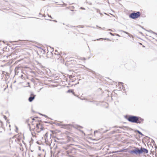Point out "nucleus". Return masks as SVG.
Masks as SVG:
<instances>
[{"label":"nucleus","mask_w":157,"mask_h":157,"mask_svg":"<svg viewBox=\"0 0 157 157\" xmlns=\"http://www.w3.org/2000/svg\"><path fill=\"white\" fill-rule=\"evenodd\" d=\"M141 150L142 151V153L144 152L146 153H147L148 152V151L146 149L143 147H141Z\"/></svg>","instance_id":"nucleus-7"},{"label":"nucleus","mask_w":157,"mask_h":157,"mask_svg":"<svg viewBox=\"0 0 157 157\" xmlns=\"http://www.w3.org/2000/svg\"><path fill=\"white\" fill-rule=\"evenodd\" d=\"M109 34L112 36H114V35L112 33L110 32Z\"/></svg>","instance_id":"nucleus-14"},{"label":"nucleus","mask_w":157,"mask_h":157,"mask_svg":"<svg viewBox=\"0 0 157 157\" xmlns=\"http://www.w3.org/2000/svg\"><path fill=\"white\" fill-rule=\"evenodd\" d=\"M116 35H117V36H120L119 35V34H116Z\"/></svg>","instance_id":"nucleus-25"},{"label":"nucleus","mask_w":157,"mask_h":157,"mask_svg":"<svg viewBox=\"0 0 157 157\" xmlns=\"http://www.w3.org/2000/svg\"><path fill=\"white\" fill-rule=\"evenodd\" d=\"M48 132H46L45 133V135L44 136V138L45 139V141L46 142H48Z\"/></svg>","instance_id":"nucleus-6"},{"label":"nucleus","mask_w":157,"mask_h":157,"mask_svg":"<svg viewBox=\"0 0 157 157\" xmlns=\"http://www.w3.org/2000/svg\"><path fill=\"white\" fill-rule=\"evenodd\" d=\"M101 39H102L101 38H100V39H97V40H101Z\"/></svg>","instance_id":"nucleus-20"},{"label":"nucleus","mask_w":157,"mask_h":157,"mask_svg":"<svg viewBox=\"0 0 157 157\" xmlns=\"http://www.w3.org/2000/svg\"><path fill=\"white\" fill-rule=\"evenodd\" d=\"M67 93H72L73 94L75 95L74 92H73V90H69L67 91Z\"/></svg>","instance_id":"nucleus-8"},{"label":"nucleus","mask_w":157,"mask_h":157,"mask_svg":"<svg viewBox=\"0 0 157 157\" xmlns=\"http://www.w3.org/2000/svg\"><path fill=\"white\" fill-rule=\"evenodd\" d=\"M121 31H122V32H123L127 34H129V33L126 31H123V30H121Z\"/></svg>","instance_id":"nucleus-11"},{"label":"nucleus","mask_w":157,"mask_h":157,"mask_svg":"<svg viewBox=\"0 0 157 157\" xmlns=\"http://www.w3.org/2000/svg\"><path fill=\"white\" fill-rule=\"evenodd\" d=\"M86 100H87V101H90V102H93V101H90L89 100H87V99H86Z\"/></svg>","instance_id":"nucleus-16"},{"label":"nucleus","mask_w":157,"mask_h":157,"mask_svg":"<svg viewBox=\"0 0 157 157\" xmlns=\"http://www.w3.org/2000/svg\"><path fill=\"white\" fill-rule=\"evenodd\" d=\"M136 132H137L138 133V134H139L141 135L142 136H144V135L140 132L138 130H137L136 131Z\"/></svg>","instance_id":"nucleus-9"},{"label":"nucleus","mask_w":157,"mask_h":157,"mask_svg":"<svg viewBox=\"0 0 157 157\" xmlns=\"http://www.w3.org/2000/svg\"><path fill=\"white\" fill-rule=\"evenodd\" d=\"M32 120H34V118H33L32 119Z\"/></svg>","instance_id":"nucleus-28"},{"label":"nucleus","mask_w":157,"mask_h":157,"mask_svg":"<svg viewBox=\"0 0 157 157\" xmlns=\"http://www.w3.org/2000/svg\"><path fill=\"white\" fill-rule=\"evenodd\" d=\"M4 118L6 120V116H4Z\"/></svg>","instance_id":"nucleus-15"},{"label":"nucleus","mask_w":157,"mask_h":157,"mask_svg":"<svg viewBox=\"0 0 157 157\" xmlns=\"http://www.w3.org/2000/svg\"><path fill=\"white\" fill-rule=\"evenodd\" d=\"M63 125L64 126H65L66 125L65 124H64Z\"/></svg>","instance_id":"nucleus-30"},{"label":"nucleus","mask_w":157,"mask_h":157,"mask_svg":"<svg viewBox=\"0 0 157 157\" xmlns=\"http://www.w3.org/2000/svg\"><path fill=\"white\" fill-rule=\"evenodd\" d=\"M79 127H80V128H82L81 126H79Z\"/></svg>","instance_id":"nucleus-29"},{"label":"nucleus","mask_w":157,"mask_h":157,"mask_svg":"<svg viewBox=\"0 0 157 157\" xmlns=\"http://www.w3.org/2000/svg\"><path fill=\"white\" fill-rule=\"evenodd\" d=\"M127 119L129 122L137 124L141 123L144 121L140 117L134 116H130Z\"/></svg>","instance_id":"nucleus-1"},{"label":"nucleus","mask_w":157,"mask_h":157,"mask_svg":"<svg viewBox=\"0 0 157 157\" xmlns=\"http://www.w3.org/2000/svg\"><path fill=\"white\" fill-rule=\"evenodd\" d=\"M80 8H81V9H83V10H85V8H83V7H81Z\"/></svg>","instance_id":"nucleus-19"},{"label":"nucleus","mask_w":157,"mask_h":157,"mask_svg":"<svg viewBox=\"0 0 157 157\" xmlns=\"http://www.w3.org/2000/svg\"><path fill=\"white\" fill-rule=\"evenodd\" d=\"M35 95L33 94H31L29 98L28 99L29 101V102H32L35 98Z\"/></svg>","instance_id":"nucleus-5"},{"label":"nucleus","mask_w":157,"mask_h":157,"mask_svg":"<svg viewBox=\"0 0 157 157\" xmlns=\"http://www.w3.org/2000/svg\"><path fill=\"white\" fill-rule=\"evenodd\" d=\"M55 52H57V50H55Z\"/></svg>","instance_id":"nucleus-31"},{"label":"nucleus","mask_w":157,"mask_h":157,"mask_svg":"<svg viewBox=\"0 0 157 157\" xmlns=\"http://www.w3.org/2000/svg\"><path fill=\"white\" fill-rule=\"evenodd\" d=\"M109 30L110 31H112V30L111 29H109Z\"/></svg>","instance_id":"nucleus-27"},{"label":"nucleus","mask_w":157,"mask_h":157,"mask_svg":"<svg viewBox=\"0 0 157 157\" xmlns=\"http://www.w3.org/2000/svg\"><path fill=\"white\" fill-rule=\"evenodd\" d=\"M16 129L17 130H18L17 127V126H16Z\"/></svg>","instance_id":"nucleus-22"},{"label":"nucleus","mask_w":157,"mask_h":157,"mask_svg":"<svg viewBox=\"0 0 157 157\" xmlns=\"http://www.w3.org/2000/svg\"><path fill=\"white\" fill-rule=\"evenodd\" d=\"M28 126H29V127H30V124H28Z\"/></svg>","instance_id":"nucleus-26"},{"label":"nucleus","mask_w":157,"mask_h":157,"mask_svg":"<svg viewBox=\"0 0 157 157\" xmlns=\"http://www.w3.org/2000/svg\"><path fill=\"white\" fill-rule=\"evenodd\" d=\"M32 135L33 136L34 135H33V132H32Z\"/></svg>","instance_id":"nucleus-24"},{"label":"nucleus","mask_w":157,"mask_h":157,"mask_svg":"<svg viewBox=\"0 0 157 157\" xmlns=\"http://www.w3.org/2000/svg\"><path fill=\"white\" fill-rule=\"evenodd\" d=\"M51 136H50V139H51Z\"/></svg>","instance_id":"nucleus-35"},{"label":"nucleus","mask_w":157,"mask_h":157,"mask_svg":"<svg viewBox=\"0 0 157 157\" xmlns=\"http://www.w3.org/2000/svg\"><path fill=\"white\" fill-rule=\"evenodd\" d=\"M23 75H21V76H20V78H21L22 79H23Z\"/></svg>","instance_id":"nucleus-13"},{"label":"nucleus","mask_w":157,"mask_h":157,"mask_svg":"<svg viewBox=\"0 0 157 157\" xmlns=\"http://www.w3.org/2000/svg\"><path fill=\"white\" fill-rule=\"evenodd\" d=\"M29 130L30 131H31V128H30V127H29Z\"/></svg>","instance_id":"nucleus-23"},{"label":"nucleus","mask_w":157,"mask_h":157,"mask_svg":"<svg viewBox=\"0 0 157 157\" xmlns=\"http://www.w3.org/2000/svg\"><path fill=\"white\" fill-rule=\"evenodd\" d=\"M41 115H42V116H44L45 117H46V118H48V116H46V115H43V114H41Z\"/></svg>","instance_id":"nucleus-12"},{"label":"nucleus","mask_w":157,"mask_h":157,"mask_svg":"<svg viewBox=\"0 0 157 157\" xmlns=\"http://www.w3.org/2000/svg\"><path fill=\"white\" fill-rule=\"evenodd\" d=\"M130 153L131 154L135 153L137 155L138 154H141L142 153V151L141 150V148L140 149L138 147L135 148V149L130 151Z\"/></svg>","instance_id":"nucleus-3"},{"label":"nucleus","mask_w":157,"mask_h":157,"mask_svg":"<svg viewBox=\"0 0 157 157\" xmlns=\"http://www.w3.org/2000/svg\"><path fill=\"white\" fill-rule=\"evenodd\" d=\"M48 16L50 17L51 18H52V17L51 16H49V15H48Z\"/></svg>","instance_id":"nucleus-21"},{"label":"nucleus","mask_w":157,"mask_h":157,"mask_svg":"<svg viewBox=\"0 0 157 157\" xmlns=\"http://www.w3.org/2000/svg\"><path fill=\"white\" fill-rule=\"evenodd\" d=\"M140 15V12H137L136 13L133 12L130 13L129 17L133 19H135L139 17Z\"/></svg>","instance_id":"nucleus-2"},{"label":"nucleus","mask_w":157,"mask_h":157,"mask_svg":"<svg viewBox=\"0 0 157 157\" xmlns=\"http://www.w3.org/2000/svg\"><path fill=\"white\" fill-rule=\"evenodd\" d=\"M84 59H85V58H83Z\"/></svg>","instance_id":"nucleus-32"},{"label":"nucleus","mask_w":157,"mask_h":157,"mask_svg":"<svg viewBox=\"0 0 157 157\" xmlns=\"http://www.w3.org/2000/svg\"><path fill=\"white\" fill-rule=\"evenodd\" d=\"M123 82H119V84H123Z\"/></svg>","instance_id":"nucleus-17"},{"label":"nucleus","mask_w":157,"mask_h":157,"mask_svg":"<svg viewBox=\"0 0 157 157\" xmlns=\"http://www.w3.org/2000/svg\"><path fill=\"white\" fill-rule=\"evenodd\" d=\"M143 46V47H144V46Z\"/></svg>","instance_id":"nucleus-34"},{"label":"nucleus","mask_w":157,"mask_h":157,"mask_svg":"<svg viewBox=\"0 0 157 157\" xmlns=\"http://www.w3.org/2000/svg\"><path fill=\"white\" fill-rule=\"evenodd\" d=\"M148 31L149 32L151 33H153L154 34H155L156 35H157V34L156 33H155L154 32L152 31V30H150Z\"/></svg>","instance_id":"nucleus-10"},{"label":"nucleus","mask_w":157,"mask_h":157,"mask_svg":"<svg viewBox=\"0 0 157 157\" xmlns=\"http://www.w3.org/2000/svg\"><path fill=\"white\" fill-rule=\"evenodd\" d=\"M36 118H38V117H36Z\"/></svg>","instance_id":"nucleus-33"},{"label":"nucleus","mask_w":157,"mask_h":157,"mask_svg":"<svg viewBox=\"0 0 157 157\" xmlns=\"http://www.w3.org/2000/svg\"><path fill=\"white\" fill-rule=\"evenodd\" d=\"M36 128H37V132H40L41 131L43 130L44 129V128L40 125V123H39L38 124H36Z\"/></svg>","instance_id":"nucleus-4"},{"label":"nucleus","mask_w":157,"mask_h":157,"mask_svg":"<svg viewBox=\"0 0 157 157\" xmlns=\"http://www.w3.org/2000/svg\"><path fill=\"white\" fill-rule=\"evenodd\" d=\"M118 152V151H113V153H115Z\"/></svg>","instance_id":"nucleus-18"},{"label":"nucleus","mask_w":157,"mask_h":157,"mask_svg":"<svg viewBox=\"0 0 157 157\" xmlns=\"http://www.w3.org/2000/svg\"><path fill=\"white\" fill-rule=\"evenodd\" d=\"M72 157H74L73 156H72Z\"/></svg>","instance_id":"nucleus-36"}]
</instances>
